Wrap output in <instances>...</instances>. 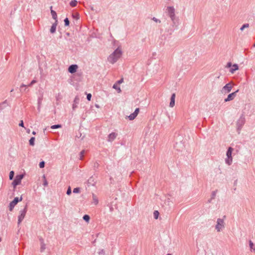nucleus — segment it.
I'll return each instance as SVG.
<instances>
[{
    "mask_svg": "<svg viewBox=\"0 0 255 255\" xmlns=\"http://www.w3.org/2000/svg\"><path fill=\"white\" fill-rule=\"evenodd\" d=\"M122 54V50L119 48H118L109 56L108 58V61L112 64L115 63L121 56Z\"/></svg>",
    "mask_w": 255,
    "mask_h": 255,
    "instance_id": "1",
    "label": "nucleus"
},
{
    "mask_svg": "<svg viewBox=\"0 0 255 255\" xmlns=\"http://www.w3.org/2000/svg\"><path fill=\"white\" fill-rule=\"evenodd\" d=\"M27 211V205H26L24 208V209L21 211H20V215L18 217V222L17 224L19 225L21 224V222L24 218L26 213Z\"/></svg>",
    "mask_w": 255,
    "mask_h": 255,
    "instance_id": "2",
    "label": "nucleus"
},
{
    "mask_svg": "<svg viewBox=\"0 0 255 255\" xmlns=\"http://www.w3.org/2000/svg\"><path fill=\"white\" fill-rule=\"evenodd\" d=\"M225 227V223L223 219L219 218L217 221V225L215 226V229L217 231V232H219Z\"/></svg>",
    "mask_w": 255,
    "mask_h": 255,
    "instance_id": "3",
    "label": "nucleus"
},
{
    "mask_svg": "<svg viewBox=\"0 0 255 255\" xmlns=\"http://www.w3.org/2000/svg\"><path fill=\"white\" fill-rule=\"evenodd\" d=\"M22 197L21 196L19 198L18 197H15L14 199L11 201L9 204L8 208L10 211H12L14 207V206L17 204V203L19 201H22Z\"/></svg>",
    "mask_w": 255,
    "mask_h": 255,
    "instance_id": "4",
    "label": "nucleus"
},
{
    "mask_svg": "<svg viewBox=\"0 0 255 255\" xmlns=\"http://www.w3.org/2000/svg\"><path fill=\"white\" fill-rule=\"evenodd\" d=\"M233 150V148L231 147H229L226 153L227 158L226 159V163L229 165H231L233 159L232 157V152Z\"/></svg>",
    "mask_w": 255,
    "mask_h": 255,
    "instance_id": "5",
    "label": "nucleus"
},
{
    "mask_svg": "<svg viewBox=\"0 0 255 255\" xmlns=\"http://www.w3.org/2000/svg\"><path fill=\"white\" fill-rule=\"evenodd\" d=\"M23 174H19L16 176L15 179L12 182V185L13 186L14 189L15 188L16 186L20 184L21 180L23 178Z\"/></svg>",
    "mask_w": 255,
    "mask_h": 255,
    "instance_id": "6",
    "label": "nucleus"
},
{
    "mask_svg": "<svg viewBox=\"0 0 255 255\" xmlns=\"http://www.w3.org/2000/svg\"><path fill=\"white\" fill-rule=\"evenodd\" d=\"M167 11L169 16L173 21L175 19V9L173 6H168L167 8Z\"/></svg>",
    "mask_w": 255,
    "mask_h": 255,
    "instance_id": "7",
    "label": "nucleus"
},
{
    "mask_svg": "<svg viewBox=\"0 0 255 255\" xmlns=\"http://www.w3.org/2000/svg\"><path fill=\"white\" fill-rule=\"evenodd\" d=\"M245 123V118L244 116H241L237 122V125L238 127V129L240 130L243 126Z\"/></svg>",
    "mask_w": 255,
    "mask_h": 255,
    "instance_id": "8",
    "label": "nucleus"
},
{
    "mask_svg": "<svg viewBox=\"0 0 255 255\" xmlns=\"http://www.w3.org/2000/svg\"><path fill=\"white\" fill-rule=\"evenodd\" d=\"M239 92V90H237L236 91H235V92H233L231 94H230L228 96V97L225 99V102H228V101H232L236 97V94L237 93H238Z\"/></svg>",
    "mask_w": 255,
    "mask_h": 255,
    "instance_id": "9",
    "label": "nucleus"
},
{
    "mask_svg": "<svg viewBox=\"0 0 255 255\" xmlns=\"http://www.w3.org/2000/svg\"><path fill=\"white\" fill-rule=\"evenodd\" d=\"M78 66L76 64H72L70 65L68 69V71L69 73L73 74L77 71Z\"/></svg>",
    "mask_w": 255,
    "mask_h": 255,
    "instance_id": "10",
    "label": "nucleus"
},
{
    "mask_svg": "<svg viewBox=\"0 0 255 255\" xmlns=\"http://www.w3.org/2000/svg\"><path fill=\"white\" fill-rule=\"evenodd\" d=\"M232 89V87L230 83L227 84L225 86H224L223 88L222 91L223 92H225L226 93H228L230 92Z\"/></svg>",
    "mask_w": 255,
    "mask_h": 255,
    "instance_id": "11",
    "label": "nucleus"
},
{
    "mask_svg": "<svg viewBox=\"0 0 255 255\" xmlns=\"http://www.w3.org/2000/svg\"><path fill=\"white\" fill-rule=\"evenodd\" d=\"M118 134L116 132H112L108 135V141L112 142L116 138Z\"/></svg>",
    "mask_w": 255,
    "mask_h": 255,
    "instance_id": "12",
    "label": "nucleus"
},
{
    "mask_svg": "<svg viewBox=\"0 0 255 255\" xmlns=\"http://www.w3.org/2000/svg\"><path fill=\"white\" fill-rule=\"evenodd\" d=\"M175 94L173 93L172 94L171 98H170V102L169 106L170 107H173L175 105Z\"/></svg>",
    "mask_w": 255,
    "mask_h": 255,
    "instance_id": "13",
    "label": "nucleus"
},
{
    "mask_svg": "<svg viewBox=\"0 0 255 255\" xmlns=\"http://www.w3.org/2000/svg\"><path fill=\"white\" fill-rule=\"evenodd\" d=\"M239 69V66L238 65V64H233L232 66V68L230 69V72L233 74L234 73V72L236 71V70H238Z\"/></svg>",
    "mask_w": 255,
    "mask_h": 255,
    "instance_id": "14",
    "label": "nucleus"
},
{
    "mask_svg": "<svg viewBox=\"0 0 255 255\" xmlns=\"http://www.w3.org/2000/svg\"><path fill=\"white\" fill-rule=\"evenodd\" d=\"M57 25V20L55 21V22L53 23L51 27L50 28V32L52 33H53L56 31V26Z\"/></svg>",
    "mask_w": 255,
    "mask_h": 255,
    "instance_id": "15",
    "label": "nucleus"
},
{
    "mask_svg": "<svg viewBox=\"0 0 255 255\" xmlns=\"http://www.w3.org/2000/svg\"><path fill=\"white\" fill-rule=\"evenodd\" d=\"M50 9H51V13L52 16V18L55 19L56 21L57 20V16L56 12L52 9V6H50Z\"/></svg>",
    "mask_w": 255,
    "mask_h": 255,
    "instance_id": "16",
    "label": "nucleus"
},
{
    "mask_svg": "<svg viewBox=\"0 0 255 255\" xmlns=\"http://www.w3.org/2000/svg\"><path fill=\"white\" fill-rule=\"evenodd\" d=\"M92 198H93V203L95 205H97L98 204L99 201H98V198L94 194H92Z\"/></svg>",
    "mask_w": 255,
    "mask_h": 255,
    "instance_id": "17",
    "label": "nucleus"
},
{
    "mask_svg": "<svg viewBox=\"0 0 255 255\" xmlns=\"http://www.w3.org/2000/svg\"><path fill=\"white\" fill-rule=\"evenodd\" d=\"M77 4V1L76 0H72L70 2V5L72 7H75Z\"/></svg>",
    "mask_w": 255,
    "mask_h": 255,
    "instance_id": "18",
    "label": "nucleus"
},
{
    "mask_svg": "<svg viewBox=\"0 0 255 255\" xmlns=\"http://www.w3.org/2000/svg\"><path fill=\"white\" fill-rule=\"evenodd\" d=\"M42 178L43 179V185L44 186H47L48 185V182L46 179V176L45 175H43V176H42Z\"/></svg>",
    "mask_w": 255,
    "mask_h": 255,
    "instance_id": "19",
    "label": "nucleus"
},
{
    "mask_svg": "<svg viewBox=\"0 0 255 255\" xmlns=\"http://www.w3.org/2000/svg\"><path fill=\"white\" fill-rule=\"evenodd\" d=\"M88 183L94 185L95 182L94 181L93 177H91L88 180Z\"/></svg>",
    "mask_w": 255,
    "mask_h": 255,
    "instance_id": "20",
    "label": "nucleus"
},
{
    "mask_svg": "<svg viewBox=\"0 0 255 255\" xmlns=\"http://www.w3.org/2000/svg\"><path fill=\"white\" fill-rule=\"evenodd\" d=\"M113 88L114 89L117 90L118 91V93H121V90L120 88L117 85V84H115L113 85Z\"/></svg>",
    "mask_w": 255,
    "mask_h": 255,
    "instance_id": "21",
    "label": "nucleus"
},
{
    "mask_svg": "<svg viewBox=\"0 0 255 255\" xmlns=\"http://www.w3.org/2000/svg\"><path fill=\"white\" fill-rule=\"evenodd\" d=\"M34 141H35V137H31L29 141V144L30 145L33 146L34 145Z\"/></svg>",
    "mask_w": 255,
    "mask_h": 255,
    "instance_id": "22",
    "label": "nucleus"
},
{
    "mask_svg": "<svg viewBox=\"0 0 255 255\" xmlns=\"http://www.w3.org/2000/svg\"><path fill=\"white\" fill-rule=\"evenodd\" d=\"M137 116L135 115L133 113L130 114L128 117V119L129 120H134Z\"/></svg>",
    "mask_w": 255,
    "mask_h": 255,
    "instance_id": "23",
    "label": "nucleus"
},
{
    "mask_svg": "<svg viewBox=\"0 0 255 255\" xmlns=\"http://www.w3.org/2000/svg\"><path fill=\"white\" fill-rule=\"evenodd\" d=\"M83 219L84 220H85L87 222H88L89 221L90 219V216L88 215H85L83 216Z\"/></svg>",
    "mask_w": 255,
    "mask_h": 255,
    "instance_id": "24",
    "label": "nucleus"
},
{
    "mask_svg": "<svg viewBox=\"0 0 255 255\" xmlns=\"http://www.w3.org/2000/svg\"><path fill=\"white\" fill-rule=\"evenodd\" d=\"M45 247H46V245L44 244V243H42V244H41V248H40V252H43L44 251V250L46 248Z\"/></svg>",
    "mask_w": 255,
    "mask_h": 255,
    "instance_id": "25",
    "label": "nucleus"
},
{
    "mask_svg": "<svg viewBox=\"0 0 255 255\" xmlns=\"http://www.w3.org/2000/svg\"><path fill=\"white\" fill-rule=\"evenodd\" d=\"M61 125H53L51 127V128L52 129H55V128H61Z\"/></svg>",
    "mask_w": 255,
    "mask_h": 255,
    "instance_id": "26",
    "label": "nucleus"
},
{
    "mask_svg": "<svg viewBox=\"0 0 255 255\" xmlns=\"http://www.w3.org/2000/svg\"><path fill=\"white\" fill-rule=\"evenodd\" d=\"M159 212H158V211H154V212H153V216H154V217L155 219H157L158 217V216H159Z\"/></svg>",
    "mask_w": 255,
    "mask_h": 255,
    "instance_id": "27",
    "label": "nucleus"
},
{
    "mask_svg": "<svg viewBox=\"0 0 255 255\" xmlns=\"http://www.w3.org/2000/svg\"><path fill=\"white\" fill-rule=\"evenodd\" d=\"M249 27V24L246 23L243 25V26L241 27L240 30L243 31L245 28H248Z\"/></svg>",
    "mask_w": 255,
    "mask_h": 255,
    "instance_id": "28",
    "label": "nucleus"
},
{
    "mask_svg": "<svg viewBox=\"0 0 255 255\" xmlns=\"http://www.w3.org/2000/svg\"><path fill=\"white\" fill-rule=\"evenodd\" d=\"M14 172L13 171H11L9 173V178L10 180H12L13 178Z\"/></svg>",
    "mask_w": 255,
    "mask_h": 255,
    "instance_id": "29",
    "label": "nucleus"
},
{
    "mask_svg": "<svg viewBox=\"0 0 255 255\" xmlns=\"http://www.w3.org/2000/svg\"><path fill=\"white\" fill-rule=\"evenodd\" d=\"M217 192V190L212 192V195H211V199H213L215 198V197L216 195Z\"/></svg>",
    "mask_w": 255,
    "mask_h": 255,
    "instance_id": "30",
    "label": "nucleus"
},
{
    "mask_svg": "<svg viewBox=\"0 0 255 255\" xmlns=\"http://www.w3.org/2000/svg\"><path fill=\"white\" fill-rule=\"evenodd\" d=\"M85 153V150H82L80 153V159L82 160Z\"/></svg>",
    "mask_w": 255,
    "mask_h": 255,
    "instance_id": "31",
    "label": "nucleus"
},
{
    "mask_svg": "<svg viewBox=\"0 0 255 255\" xmlns=\"http://www.w3.org/2000/svg\"><path fill=\"white\" fill-rule=\"evenodd\" d=\"M69 23H70V22H69V20L68 18H66L64 19L65 25V26H69Z\"/></svg>",
    "mask_w": 255,
    "mask_h": 255,
    "instance_id": "32",
    "label": "nucleus"
},
{
    "mask_svg": "<svg viewBox=\"0 0 255 255\" xmlns=\"http://www.w3.org/2000/svg\"><path fill=\"white\" fill-rule=\"evenodd\" d=\"M39 167L41 168H42L44 167L45 162L44 161H41L39 163Z\"/></svg>",
    "mask_w": 255,
    "mask_h": 255,
    "instance_id": "33",
    "label": "nucleus"
},
{
    "mask_svg": "<svg viewBox=\"0 0 255 255\" xmlns=\"http://www.w3.org/2000/svg\"><path fill=\"white\" fill-rule=\"evenodd\" d=\"M249 246L251 249H253L254 251H255V248L253 249L254 244L251 241L249 242Z\"/></svg>",
    "mask_w": 255,
    "mask_h": 255,
    "instance_id": "34",
    "label": "nucleus"
},
{
    "mask_svg": "<svg viewBox=\"0 0 255 255\" xmlns=\"http://www.w3.org/2000/svg\"><path fill=\"white\" fill-rule=\"evenodd\" d=\"M73 192L75 193H79L80 192V188H78V187H77V188H75L74 189H73Z\"/></svg>",
    "mask_w": 255,
    "mask_h": 255,
    "instance_id": "35",
    "label": "nucleus"
},
{
    "mask_svg": "<svg viewBox=\"0 0 255 255\" xmlns=\"http://www.w3.org/2000/svg\"><path fill=\"white\" fill-rule=\"evenodd\" d=\"M66 193L68 195H70L71 194V189L70 187H69L68 188Z\"/></svg>",
    "mask_w": 255,
    "mask_h": 255,
    "instance_id": "36",
    "label": "nucleus"
},
{
    "mask_svg": "<svg viewBox=\"0 0 255 255\" xmlns=\"http://www.w3.org/2000/svg\"><path fill=\"white\" fill-rule=\"evenodd\" d=\"M72 16L74 18H75L77 19H79V14H78V13H76L75 14H73Z\"/></svg>",
    "mask_w": 255,
    "mask_h": 255,
    "instance_id": "37",
    "label": "nucleus"
},
{
    "mask_svg": "<svg viewBox=\"0 0 255 255\" xmlns=\"http://www.w3.org/2000/svg\"><path fill=\"white\" fill-rule=\"evenodd\" d=\"M139 112V108H136V109L135 110V111H134V112H133V113H134L135 115L137 116V115H138V114Z\"/></svg>",
    "mask_w": 255,
    "mask_h": 255,
    "instance_id": "38",
    "label": "nucleus"
},
{
    "mask_svg": "<svg viewBox=\"0 0 255 255\" xmlns=\"http://www.w3.org/2000/svg\"><path fill=\"white\" fill-rule=\"evenodd\" d=\"M152 19L153 21H154L155 22H159V23H160V22H161V21H160L159 19H157L156 18H155V17H153L152 18Z\"/></svg>",
    "mask_w": 255,
    "mask_h": 255,
    "instance_id": "39",
    "label": "nucleus"
},
{
    "mask_svg": "<svg viewBox=\"0 0 255 255\" xmlns=\"http://www.w3.org/2000/svg\"><path fill=\"white\" fill-rule=\"evenodd\" d=\"M92 98V95L91 94H88L87 95V99L88 101H90Z\"/></svg>",
    "mask_w": 255,
    "mask_h": 255,
    "instance_id": "40",
    "label": "nucleus"
},
{
    "mask_svg": "<svg viewBox=\"0 0 255 255\" xmlns=\"http://www.w3.org/2000/svg\"><path fill=\"white\" fill-rule=\"evenodd\" d=\"M232 66V63L231 62H228L226 66V68H230Z\"/></svg>",
    "mask_w": 255,
    "mask_h": 255,
    "instance_id": "41",
    "label": "nucleus"
},
{
    "mask_svg": "<svg viewBox=\"0 0 255 255\" xmlns=\"http://www.w3.org/2000/svg\"><path fill=\"white\" fill-rule=\"evenodd\" d=\"M99 166V164L97 162H95L94 164V168H98Z\"/></svg>",
    "mask_w": 255,
    "mask_h": 255,
    "instance_id": "42",
    "label": "nucleus"
},
{
    "mask_svg": "<svg viewBox=\"0 0 255 255\" xmlns=\"http://www.w3.org/2000/svg\"><path fill=\"white\" fill-rule=\"evenodd\" d=\"M27 87V85L24 84H22L20 87V91H22V88L23 87Z\"/></svg>",
    "mask_w": 255,
    "mask_h": 255,
    "instance_id": "43",
    "label": "nucleus"
},
{
    "mask_svg": "<svg viewBox=\"0 0 255 255\" xmlns=\"http://www.w3.org/2000/svg\"><path fill=\"white\" fill-rule=\"evenodd\" d=\"M19 126L21 127H24L23 122L22 120H21L20 122V123L19 124Z\"/></svg>",
    "mask_w": 255,
    "mask_h": 255,
    "instance_id": "44",
    "label": "nucleus"
},
{
    "mask_svg": "<svg viewBox=\"0 0 255 255\" xmlns=\"http://www.w3.org/2000/svg\"><path fill=\"white\" fill-rule=\"evenodd\" d=\"M123 81H124V80H123V79L122 78V79H120V80L118 81H117V83H118V84H121L122 83H123Z\"/></svg>",
    "mask_w": 255,
    "mask_h": 255,
    "instance_id": "45",
    "label": "nucleus"
},
{
    "mask_svg": "<svg viewBox=\"0 0 255 255\" xmlns=\"http://www.w3.org/2000/svg\"><path fill=\"white\" fill-rule=\"evenodd\" d=\"M37 81L35 80H33L30 83L31 85H33L34 84L36 83Z\"/></svg>",
    "mask_w": 255,
    "mask_h": 255,
    "instance_id": "46",
    "label": "nucleus"
},
{
    "mask_svg": "<svg viewBox=\"0 0 255 255\" xmlns=\"http://www.w3.org/2000/svg\"><path fill=\"white\" fill-rule=\"evenodd\" d=\"M40 243L42 244V243H44V240L42 238L40 239Z\"/></svg>",
    "mask_w": 255,
    "mask_h": 255,
    "instance_id": "47",
    "label": "nucleus"
},
{
    "mask_svg": "<svg viewBox=\"0 0 255 255\" xmlns=\"http://www.w3.org/2000/svg\"><path fill=\"white\" fill-rule=\"evenodd\" d=\"M6 103V100H5V101H4L3 102H2V103H1L0 104V107H1V105H2V104H5Z\"/></svg>",
    "mask_w": 255,
    "mask_h": 255,
    "instance_id": "48",
    "label": "nucleus"
},
{
    "mask_svg": "<svg viewBox=\"0 0 255 255\" xmlns=\"http://www.w3.org/2000/svg\"><path fill=\"white\" fill-rule=\"evenodd\" d=\"M32 85H31V83H30L29 84H28V85H27V87H30V86H31Z\"/></svg>",
    "mask_w": 255,
    "mask_h": 255,
    "instance_id": "49",
    "label": "nucleus"
},
{
    "mask_svg": "<svg viewBox=\"0 0 255 255\" xmlns=\"http://www.w3.org/2000/svg\"><path fill=\"white\" fill-rule=\"evenodd\" d=\"M32 134H36L35 131H33L32 132Z\"/></svg>",
    "mask_w": 255,
    "mask_h": 255,
    "instance_id": "50",
    "label": "nucleus"
},
{
    "mask_svg": "<svg viewBox=\"0 0 255 255\" xmlns=\"http://www.w3.org/2000/svg\"><path fill=\"white\" fill-rule=\"evenodd\" d=\"M75 107H76V106H74V105H73V108L74 109Z\"/></svg>",
    "mask_w": 255,
    "mask_h": 255,
    "instance_id": "51",
    "label": "nucleus"
},
{
    "mask_svg": "<svg viewBox=\"0 0 255 255\" xmlns=\"http://www.w3.org/2000/svg\"><path fill=\"white\" fill-rule=\"evenodd\" d=\"M75 107H76V106H74V105H73V108L74 109Z\"/></svg>",
    "mask_w": 255,
    "mask_h": 255,
    "instance_id": "52",
    "label": "nucleus"
},
{
    "mask_svg": "<svg viewBox=\"0 0 255 255\" xmlns=\"http://www.w3.org/2000/svg\"><path fill=\"white\" fill-rule=\"evenodd\" d=\"M38 104H40V100H39Z\"/></svg>",
    "mask_w": 255,
    "mask_h": 255,
    "instance_id": "53",
    "label": "nucleus"
},
{
    "mask_svg": "<svg viewBox=\"0 0 255 255\" xmlns=\"http://www.w3.org/2000/svg\"><path fill=\"white\" fill-rule=\"evenodd\" d=\"M166 255H172L171 254H167Z\"/></svg>",
    "mask_w": 255,
    "mask_h": 255,
    "instance_id": "54",
    "label": "nucleus"
},
{
    "mask_svg": "<svg viewBox=\"0 0 255 255\" xmlns=\"http://www.w3.org/2000/svg\"><path fill=\"white\" fill-rule=\"evenodd\" d=\"M13 89H12V90L10 91V92H13Z\"/></svg>",
    "mask_w": 255,
    "mask_h": 255,
    "instance_id": "55",
    "label": "nucleus"
},
{
    "mask_svg": "<svg viewBox=\"0 0 255 255\" xmlns=\"http://www.w3.org/2000/svg\"><path fill=\"white\" fill-rule=\"evenodd\" d=\"M1 238H0V242H1Z\"/></svg>",
    "mask_w": 255,
    "mask_h": 255,
    "instance_id": "56",
    "label": "nucleus"
},
{
    "mask_svg": "<svg viewBox=\"0 0 255 255\" xmlns=\"http://www.w3.org/2000/svg\"><path fill=\"white\" fill-rule=\"evenodd\" d=\"M254 46L255 47V43L254 44Z\"/></svg>",
    "mask_w": 255,
    "mask_h": 255,
    "instance_id": "57",
    "label": "nucleus"
}]
</instances>
